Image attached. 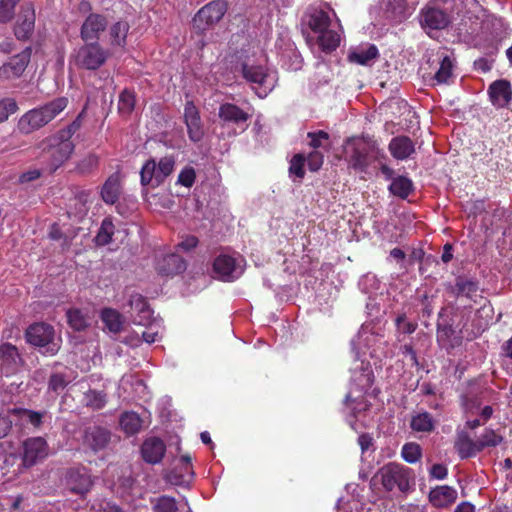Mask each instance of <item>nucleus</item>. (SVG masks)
I'll return each mask as SVG.
<instances>
[{"instance_id": "obj_1", "label": "nucleus", "mask_w": 512, "mask_h": 512, "mask_svg": "<svg viewBox=\"0 0 512 512\" xmlns=\"http://www.w3.org/2000/svg\"><path fill=\"white\" fill-rule=\"evenodd\" d=\"M374 381L373 371L369 362L356 357L352 368L351 384L344 403L350 412L356 417L368 408L365 394L371 388Z\"/></svg>"}, {"instance_id": "obj_2", "label": "nucleus", "mask_w": 512, "mask_h": 512, "mask_svg": "<svg viewBox=\"0 0 512 512\" xmlns=\"http://www.w3.org/2000/svg\"><path fill=\"white\" fill-rule=\"evenodd\" d=\"M68 102V98L58 97L43 106L26 112L19 119V130L24 134H29L42 128L55 119L67 107Z\"/></svg>"}, {"instance_id": "obj_3", "label": "nucleus", "mask_w": 512, "mask_h": 512, "mask_svg": "<svg viewBox=\"0 0 512 512\" xmlns=\"http://www.w3.org/2000/svg\"><path fill=\"white\" fill-rule=\"evenodd\" d=\"M375 478L380 481L385 491L392 493H407L414 484L412 470L394 462L381 467Z\"/></svg>"}, {"instance_id": "obj_4", "label": "nucleus", "mask_w": 512, "mask_h": 512, "mask_svg": "<svg viewBox=\"0 0 512 512\" xmlns=\"http://www.w3.org/2000/svg\"><path fill=\"white\" fill-rule=\"evenodd\" d=\"M309 26L317 36L319 47L324 52L335 50L340 43V35L335 29L337 23L333 24L329 12L315 11L309 20Z\"/></svg>"}, {"instance_id": "obj_5", "label": "nucleus", "mask_w": 512, "mask_h": 512, "mask_svg": "<svg viewBox=\"0 0 512 512\" xmlns=\"http://www.w3.org/2000/svg\"><path fill=\"white\" fill-rule=\"evenodd\" d=\"M26 341L44 355H55L61 346V338L53 326L44 322L30 325L25 332Z\"/></svg>"}, {"instance_id": "obj_6", "label": "nucleus", "mask_w": 512, "mask_h": 512, "mask_svg": "<svg viewBox=\"0 0 512 512\" xmlns=\"http://www.w3.org/2000/svg\"><path fill=\"white\" fill-rule=\"evenodd\" d=\"M175 161L171 156L162 157L159 162L149 159L140 171L141 185L157 187L173 172Z\"/></svg>"}, {"instance_id": "obj_7", "label": "nucleus", "mask_w": 512, "mask_h": 512, "mask_svg": "<svg viewBox=\"0 0 512 512\" xmlns=\"http://www.w3.org/2000/svg\"><path fill=\"white\" fill-rule=\"evenodd\" d=\"M243 77L254 84L256 93L260 98L266 97L276 86L277 73L268 70L261 65L244 64L242 67Z\"/></svg>"}, {"instance_id": "obj_8", "label": "nucleus", "mask_w": 512, "mask_h": 512, "mask_svg": "<svg viewBox=\"0 0 512 512\" xmlns=\"http://www.w3.org/2000/svg\"><path fill=\"white\" fill-rule=\"evenodd\" d=\"M109 53L97 42L86 43L75 49L72 60L81 69L97 70L107 60Z\"/></svg>"}, {"instance_id": "obj_9", "label": "nucleus", "mask_w": 512, "mask_h": 512, "mask_svg": "<svg viewBox=\"0 0 512 512\" xmlns=\"http://www.w3.org/2000/svg\"><path fill=\"white\" fill-rule=\"evenodd\" d=\"M47 150L43 155L50 172L57 170L64 162H66L74 151V144L71 140L60 139L57 136L47 139Z\"/></svg>"}, {"instance_id": "obj_10", "label": "nucleus", "mask_w": 512, "mask_h": 512, "mask_svg": "<svg viewBox=\"0 0 512 512\" xmlns=\"http://www.w3.org/2000/svg\"><path fill=\"white\" fill-rule=\"evenodd\" d=\"M227 11L225 0H213L202 7L193 18V26L202 32L218 23Z\"/></svg>"}, {"instance_id": "obj_11", "label": "nucleus", "mask_w": 512, "mask_h": 512, "mask_svg": "<svg viewBox=\"0 0 512 512\" xmlns=\"http://www.w3.org/2000/svg\"><path fill=\"white\" fill-rule=\"evenodd\" d=\"M345 150L349 166L356 171L365 172L370 165V144L348 139Z\"/></svg>"}, {"instance_id": "obj_12", "label": "nucleus", "mask_w": 512, "mask_h": 512, "mask_svg": "<svg viewBox=\"0 0 512 512\" xmlns=\"http://www.w3.org/2000/svg\"><path fill=\"white\" fill-rule=\"evenodd\" d=\"M214 272L223 281H234L244 271V260L229 255H219L213 263Z\"/></svg>"}, {"instance_id": "obj_13", "label": "nucleus", "mask_w": 512, "mask_h": 512, "mask_svg": "<svg viewBox=\"0 0 512 512\" xmlns=\"http://www.w3.org/2000/svg\"><path fill=\"white\" fill-rule=\"evenodd\" d=\"M32 54V48L26 47L22 52L12 56L0 66V80H12L19 78L25 72Z\"/></svg>"}, {"instance_id": "obj_14", "label": "nucleus", "mask_w": 512, "mask_h": 512, "mask_svg": "<svg viewBox=\"0 0 512 512\" xmlns=\"http://www.w3.org/2000/svg\"><path fill=\"white\" fill-rule=\"evenodd\" d=\"M35 7L27 2L21 5L14 25V35L20 41L30 39L35 27Z\"/></svg>"}, {"instance_id": "obj_15", "label": "nucleus", "mask_w": 512, "mask_h": 512, "mask_svg": "<svg viewBox=\"0 0 512 512\" xmlns=\"http://www.w3.org/2000/svg\"><path fill=\"white\" fill-rule=\"evenodd\" d=\"M23 464L33 466L49 455V447L42 437H31L23 442Z\"/></svg>"}, {"instance_id": "obj_16", "label": "nucleus", "mask_w": 512, "mask_h": 512, "mask_svg": "<svg viewBox=\"0 0 512 512\" xmlns=\"http://www.w3.org/2000/svg\"><path fill=\"white\" fill-rule=\"evenodd\" d=\"M193 475L191 456L183 455L177 460L175 467L165 474V479L172 485L186 486L191 482Z\"/></svg>"}, {"instance_id": "obj_17", "label": "nucleus", "mask_w": 512, "mask_h": 512, "mask_svg": "<svg viewBox=\"0 0 512 512\" xmlns=\"http://www.w3.org/2000/svg\"><path fill=\"white\" fill-rule=\"evenodd\" d=\"M419 18L421 26L431 30L444 29L451 21V17L445 11L433 6L424 7Z\"/></svg>"}, {"instance_id": "obj_18", "label": "nucleus", "mask_w": 512, "mask_h": 512, "mask_svg": "<svg viewBox=\"0 0 512 512\" xmlns=\"http://www.w3.org/2000/svg\"><path fill=\"white\" fill-rule=\"evenodd\" d=\"M377 343H382V338L378 337L370 331L368 327H362L357 336L351 341L352 349L355 351L356 357L366 354L369 351L371 357L376 356V349L373 348Z\"/></svg>"}, {"instance_id": "obj_19", "label": "nucleus", "mask_w": 512, "mask_h": 512, "mask_svg": "<svg viewBox=\"0 0 512 512\" xmlns=\"http://www.w3.org/2000/svg\"><path fill=\"white\" fill-rule=\"evenodd\" d=\"M110 432L100 426L88 427L84 431L83 445L94 452H98L107 447L110 442Z\"/></svg>"}, {"instance_id": "obj_20", "label": "nucleus", "mask_w": 512, "mask_h": 512, "mask_svg": "<svg viewBox=\"0 0 512 512\" xmlns=\"http://www.w3.org/2000/svg\"><path fill=\"white\" fill-rule=\"evenodd\" d=\"M22 363V358L16 346L10 343H4L0 346V365L1 370L10 375L15 373Z\"/></svg>"}, {"instance_id": "obj_21", "label": "nucleus", "mask_w": 512, "mask_h": 512, "mask_svg": "<svg viewBox=\"0 0 512 512\" xmlns=\"http://www.w3.org/2000/svg\"><path fill=\"white\" fill-rule=\"evenodd\" d=\"M107 27V20L100 14H90L83 22L81 27V38L82 40L94 41L98 40L99 35Z\"/></svg>"}, {"instance_id": "obj_22", "label": "nucleus", "mask_w": 512, "mask_h": 512, "mask_svg": "<svg viewBox=\"0 0 512 512\" xmlns=\"http://www.w3.org/2000/svg\"><path fill=\"white\" fill-rule=\"evenodd\" d=\"M129 306L131 308V317L135 324L146 325L147 321L151 320L153 312L142 295L138 293L132 294L129 299Z\"/></svg>"}, {"instance_id": "obj_23", "label": "nucleus", "mask_w": 512, "mask_h": 512, "mask_svg": "<svg viewBox=\"0 0 512 512\" xmlns=\"http://www.w3.org/2000/svg\"><path fill=\"white\" fill-rule=\"evenodd\" d=\"M67 481L70 490L81 495L87 493L93 485L91 475L86 468L71 469Z\"/></svg>"}, {"instance_id": "obj_24", "label": "nucleus", "mask_w": 512, "mask_h": 512, "mask_svg": "<svg viewBox=\"0 0 512 512\" xmlns=\"http://www.w3.org/2000/svg\"><path fill=\"white\" fill-rule=\"evenodd\" d=\"M184 119L192 141L198 142L203 137V129L199 112L193 102H187L184 109Z\"/></svg>"}, {"instance_id": "obj_25", "label": "nucleus", "mask_w": 512, "mask_h": 512, "mask_svg": "<svg viewBox=\"0 0 512 512\" xmlns=\"http://www.w3.org/2000/svg\"><path fill=\"white\" fill-rule=\"evenodd\" d=\"M489 96L492 104L502 108L508 105L512 99V88L508 81L497 80L489 87Z\"/></svg>"}, {"instance_id": "obj_26", "label": "nucleus", "mask_w": 512, "mask_h": 512, "mask_svg": "<svg viewBox=\"0 0 512 512\" xmlns=\"http://www.w3.org/2000/svg\"><path fill=\"white\" fill-rule=\"evenodd\" d=\"M166 451L164 442L156 437L148 438L144 441L141 447L143 459L150 464L159 463Z\"/></svg>"}, {"instance_id": "obj_27", "label": "nucleus", "mask_w": 512, "mask_h": 512, "mask_svg": "<svg viewBox=\"0 0 512 512\" xmlns=\"http://www.w3.org/2000/svg\"><path fill=\"white\" fill-rule=\"evenodd\" d=\"M388 149L397 160H406L415 153V144L407 136H396L391 139Z\"/></svg>"}, {"instance_id": "obj_28", "label": "nucleus", "mask_w": 512, "mask_h": 512, "mask_svg": "<svg viewBox=\"0 0 512 512\" xmlns=\"http://www.w3.org/2000/svg\"><path fill=\"white\" fill-rule=\"evenodd\" d=\"M456 499L457 491L447 485L438 486L429 493V501L437 508L447 507L454 503Z\"/></svg>"}, {"instance_id": "obj_29", "label": "nucleus", "mask_w": 512, "mask_h": 512, "mask_svg": "<svg viewBox=\"0 0 512 512\" xmlns=\"http://www.w3.org/2000/svg\"><path fill=\"white\" fill-rule=\"evenodd\" d=\"M219 118L227 123L240 125L249 119V114L231 103H224L219 107Z\"/></svg>"}, {"instance_id": "obj_30", "label": "nucleus", "mask_w": 512, "mask_h": 512, "mask_svg": "<svg viewBox=\"0 0 512 512\" xmlns=\"http://www.w3.org/2000/svg\"><path fill=\"white\" fill-rule=\"evenodd\" d=\"M157 270L163 275L177 274L185 270V262L177 254H168L158 261Z\"/></svg>"}, {"instance_id": "obj_31", "label": "nucleus", "mask_w": 512, "mask_h": 512, "mask_svg": "<svg viewBox=\"0 0 512 512\" xmlns=\"http://www.w3.org/2000/svg\"><path fill=\"white\" fill-rule=\"evenodd\" d=\"M121 193L120 175L112 174L104 183L101 190V197L106 204H114L117 202Z\"/></svg>"}, {"instance_id": "obj_32", "label": "nucleus", "mask_w": 512, "mask_h": 512, "mask_svg": "<svg viewBox=\"0 0 512 512\" xmlns=\"http://www.w3.org/2000/svg\"><path fill=\"white\" fill-rule=\"evenodd\" d=\"M455 448L463 459L474 456L477 452L481 451L479 442L472 441L465 432L458 433Z\"/></svg>"}, {"instance_id": "obj_33", "label": "nucleus", "mask_w": 512, "mask_h": 512, "mask_svg": "<svg viewBox=\"0 0 512 512\" xmlns=\"http://www.w3.org/2000/svg\"><path fill=\"white\" fill-rule=\"evenodd\" d=\"M378 57V49L375 45H368L367 47H360L352 51L348 58L350 62L360 65H370Z\"/></svg>"}, {"instance_id": "obj_34", "label": "nucleus", "mask_w": 512, "mask_h": 512, "mask_svg": "<svg viewBox=\"0 0 512 512\" xmlns=\"http://www.w3.org/2000/svg\"><path fill=\"white\" fill-rule=\"evenodd\" d=\"M437 341L446 350H451L462 344V337L451 327H443L438 328Z\"/></svg>"}, {"instance_id": "obj_35", "label": "nucleus", "mask_w": 512, "mask_h": 512, "mask_svg": "<svg viewBox=\"0 0 512 512\" xmlns=\"http://www.w3.org/2000/svg\"><path fill=\"white\" fill-rule=\"evenodd\" d=\"M388 189L393 195L405 199L413 190V183L406 176H398L392 179Z\"/></svg>"}, {"instance_id": "obj_36", "label": "nucleus", "mask_w": 512, "mask_h": 512, "mask_svg": "<svg viewBox=\"0 0 512 512\" xmlns=\"http://www.w3.org/2000/svg\"><path fill=\"white\" fill-rule=\"evenodd\" d=\"M101 319L105 327L112 333H118L122 329V316L118 311L114 309H103L101 312Z\"/></svg>"}, {"instance_id": "obj_37", "label": "nucleus", "mask_w": 512, "mask_h": 512, "mask_svg": "<svg viewBox=\"0 0 512 512\" xmlns=\"http://www.w3.org/2000/svg\"><path fill=\"white\" fill-rule=\"evenodd\" d=\"M81 402L92 410H100L106 405L107 397L102 391L89 389L83 393Z\"/></svg>"}, {"instance_id": "obj_38", "label": "nucleus", "mask_w": 512, "mask_h": 512, "mask_svg": "<svg viewBox=\"0 0 512 512\" xmlns=\"http://www.w3.org/2000/svg\"><path fill=\"white\" fill-rule=\"evenodd\" d=\"M410 425L416 432L430 433L434 430L435 421L428 412H423L413 416Z\"/></svg>"}, {"instance_id": "obj_39", "label": "nucleus", "mask_w": 512, "mask_h": 512, "mask_svg": "<svg viewBox=\"0 0 512 512\" xmlns=\"http://www.w3.org/2000/svg\"><path fill=\"white\" fill-rule=\"evenodd\" d=\"M121 428L128 435L136 434L142 427V420L135 412H125L120 418Z\"/></svg>"}, {"instance_id": "obj_40", "label": "nucleus", "mask_w": 512, "mask_h": 512, "mask_svg": "<svg viewBox=\"0 0 512 512\" xmlns=\"http://www.w3.org/2000/svg\"><path fill=\"white\" fill-rule=\"evenodd\" d=\"M145 326L146 330L142 332V337L146 343L152 344L161 339L163 332L161 320L151 318L150 321H147Z\"/></svg>"}, {"instance_id": "obj_41", "label": "nucleus", "mask_w": 512, "mask_h": 512, "mask_svg": "<svg viewBox=\"0 0 512 512\" xmlns=\"http://www.w3.org/2000/svg\"><path fill=\"white\" fill-rule=\"evenodd\" d=\"M453 61L449 56H445L442 58L440 67L435 74V81L438 84H449L450 80L453 78Z\"/></svg>"}, {"instance_id": "obj_42", "label": "nucleus", "mask_w": 512, "mask_h": 512, "mask_svg": "<svg viewBox=\"0 0 512 512\" xmlns=\"http://www.w3.org/2000/svg\"><path fill=\"white\" fill-rule=\"evenodd\" d=\"M129 25L127 22L119 21L110 28L111 44L123 47L126 43Z\"/></svg>"}, {"instance_id": "obj_43", "label": "nucleus", "mask_w": 512, "mask_h": 512, "mask_svg": "<svg viewBox=\"0 0 512 512\" xmlns=\"http://www.w3.org/2000/svg\"><path fill=\"white\" fill-rule=\"evenodd\" d=\"M114 234V224L110 219H104L95 237L97 245H107L111 242Z\"/></svg>"}, {"instance_id": "obj_44", "label": "nucleus", "mask_w": 512, "mask_h": 512, "mask_svg": "<svg viewBox=\"0 0 512 512\" xmlns=\"http://www.w3.org/2000/svg\"><path fill=\"white\" fill-rule=\"evenodd\" d=\"M135 106V96L130 90H124L118 101V110L123 115H128L132 112Z\"/></svg>"}, {"instance_id": "obj_45", "label": "nucleus", "mask_w": 512, "mask_h": 512, "mask_svg": "<svg viewBox=\"0 0 512 512\" xmlns=\"http://www.w3.org/2000/svg\"><path fill=\"white\" fill-rule=\"evenodd\" d=\"M20 0H0V22L9 23L15 16V7Z\"/></svg>"}, {"instance_id": "obj_46", "label": "nucleus", "mask_w": 512, "mask_h": 512, "mask_svg": "<svg viewBox=\"0 0 512 512\" xmlns=\"http://www.w3.org/2000/svg\"><path fill=\"white\" fill-rule=\"evenodd\" d=\"M455 287L458 295H463L471 299L478 291L477 283L471 280L458 279Z\"/></svg>"}, {"instance_id": "obj_47", "label": "nucleus", "mask_w": 512, "mask_h": 512, "mask_svg": "<svg viewBox=\"0 0 512 512\" xmlns=\"http://www.w3.org/2000/svg\"><path fill=\"white\" fill-rule=\"evenodd\" d=\"M307 137L310 139L309 146L313 149L329 147V134L325 131L309 132Z\"/></svg>"}, {"instance_id": "obj_48", "label": "nucleus", "mask_w": 512, "mask_h": 512, "mask_svg": "<svg viewBox=\"0 0 512 512\" xmlns=\"http://www.w3.org/2000/svg\"><path fill=\"white\" fill-rule=\"evenodd\" d=\"M401 456L408 463H416L421 457V448L416 443H407L402 447Z\"/></svg>"}, {"instance_id": "obj_49", "label": "nucleus", "mask_w": 512, "mask_h": 512, "mask_svg": "<svg viewBox=\"0 0 512 512\" xmlns=\"http://www.w3.org/2000/svg\"><path fill=\"white\" fill-rule=\"evenodd\" d=\"M67 318L69 325L77 331L85 329L88 325L87 318L77 309L69 310L67 312Z\"/></svg>"}, {"instance_id": "obj_50", "label": "nucleus", "mask_w": 512, "mask_h": 512, "mask_svg": "<svg viewBox=\"0 0 512 512\" xmlns=\"http://www.w3.org/2000/svg\"><path fill=\"white\" fill-rule=\"evenodd\" d=\"M18 110L16 101L13 98H3L0 100V124L7 121L10 115Z\"/></svg>"}, {"instance_id": "obj_51", "label": "nucleus", "mask_w": 512, "mask_h": 512, "mask_svg": "<svg viewBox=\"0 0 512 512\" xmlns=\"http://www.w3.org/2000/svg\"><path fill=\"white\" fill-rule=\"evenodd\" d=\"M154 512H177L178 506L172 497L162 496L154 504Z\"/></svg>"}, {"instance_id": "obj_52", "label": "nucleus", "mask_w": 512, "mask_h": 512, "mask_svg": "<svg viewBox=\"0 0 512 512\" xmlns=\"http://www.w3.org/2000/svg\"><path fill=\"white\" fill-rule=\"evenodd\" d=\"M14 413H17L22 420H27L34 427H39L42 423L43 413L27 410V409H15Z\"/></svg>"}, {"instance_id": "obj_53", "label": "nucleus", "mask_w": 512, "mask_h": 512, "mask_svg": "<svg viewBox=\"0 0 512 512\" xmlns=\"http://www.w3.org/2000/svg\"><path fill=\"white\" fill-rule=\"evenodd\" d=\"M304 163L305 157L302 154H296L290 161L289 172L291 175L297 178H303L304 176Z\"/></svg>"}, {"instance_id": "obj_54", "label": "nucleus", "mask_w": 512, "mask_h": 512, "mask_svg": "<svg viewBox=\"0 0 512 512\" xmlns=\"http://www.w3.org/2000/svg\"><path fill=\"white\" fill-rule=\"evenodd\" d=\"M501 440V437L498 436L493 430H485L484 433L479 437L478 442L482 450L484 447H494L498 445Z\"/></svg>"}, {"instance_id": "obj_55", "label": "nucleus", "mask_w": 512, "mask_h": 512, "mask_svg": "<svg viewBox=\"0 0 512 512\" xmlns=\"http://www.w3.org/2000/svg\"><path fill=\"white\" fill-rule=\"evenodd\" d=\"M196 178L194 168L185 167L178 175L177 183L187 188L192 187Z\"/></svg>"}, {"instance_id": "obj_56", "label": "nucleus", "mask_w": 512, "mask_h": 512, "mask_svg": "<svg viewBox=\"0 0 512 512\" xmlns=\"http://www.w3.org/2000/svg\"><path fill=\"white\" fill-rule=\"evenodd\" d=\"M98 165V157L94 154L85 156L78 164L77 168L81 173H88Z\"/></svg>"}, {"instance_id": "obj_57", "label": "nucleus", "mask_w": 512, "mask_h": 512, "mask_svg": "<svg viewBox=\"0 0 512 512\" xmlns=\"http://www.w3.org/2000/svg\"><path fill=\"white\" fill-rule=\"evenodd\" d=\"M396 325L398 331L404 334H412L417 326L415 323L407 321L405 314H401L396 318Z\"/></svg>"}, {"instance_id": "obj_58", "label": "nucleus", "mask_w": 512, "mask_h": 512, "mask_svg": "<svg viewBox=\"0 0 512 512\" xmlns=\"http://www.w3.org/2000/svg\"><path fill=\"white\" fill-rule=\"evenodd\" d=\"M323 159H324V156L321 152H319V151L311 152L307 158L309 169L313 172L318 171L323 164Z\"/></svg>"}, {"instance_id": "obj_59", "label": "nucleus", "mask_w": 512, "mask_h": 512, "mask_svg": "<svg viewBox=\"0 0 512 512\" xmlns=\"http://www.w3.org/2000/svg\"><path fill=\"white\" fill-rule=\"evenodd\" d=\"M81 120L80 115L74 120L66 129L61 130L56 136L60 139L70 140L71 136L80 128Z\"/></svg>"}, {"instance_id": "obj_60", "label": "nucleus", "mask_w": 512, "mask_h": 512, "mask_svg": "<svg viewBox=\"0 0 512 512\" xmlns=\"http://www.w3.org/2000/svg\"><path fill=\"white\" fill-rule=\"evenodd\" d=\"M67 383L68 382L62 374H53L49 380V388L57 392L64 389Z\"/></svg>"}, {"instance_id": "obj_61", "label": "nucleus", "mask_w": 512, "mask_h": 512, "mask_svg": "<svg viewBox=\"0 0 512 512\" xmlns=\"http://www.w3.org/2000/svg\"><path fill=\"white\" fill-rule=\"evenodd\" d=\"M447 474H448L447 467L443 464H434L431 466V468L429 470L430 477L437 479V480L445 479Z\"/></svg>"}, {"instance_id": "obj_62", "label": "nucleus", "mask_w": 512, "mask_h": 512, "mask_svg": "<svg viewBox=\"0 0 512 512\" xmlns=\"http://www.w3.org/2000/svg\"><path fill=\"white\" fill-rule=\"evenodd\" d=\"M386 159V154L383 150L378 148L375 144H370V163L372 161L378 162L380 165L384 164L383 161Z\"/></svg>"}, {"instance_id": "obj_63", "label": "nucleus", "mask_w": 512, "mask_h": 512, "mask_svg": "<svg viewBox=\"0 0 512 512\" xmlns=\"http://www.w3.org/2000/svg\"><path fill=\"white\" fill-rule=\"evenodd\" d=\"M40 176L41 171L39 169H31L22 173L19 177V181L21 183H27L38 179Z\"/></svg>"}, {"instance_id": "obj_64", "label": "nucleus", "mask_w": 512, "mask_h": 512, "mask_svg": "<svg viewBox=\"0 0 512 512\" xmlns=\"http://www.w3.org/2000/svg\"><path fill=\"white\" fill-rule=\"evenodd\" d=\"M197 244L198 239L195 236H187L178 244V248L184 251H190L195 248Z\"/></svg>"}]
</instances>
